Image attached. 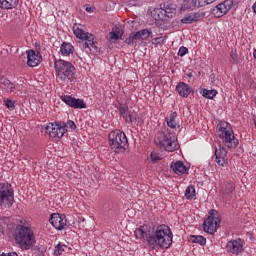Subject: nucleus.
Returning a JSON list of instances; mask_svg holds the SVG:
<instances>
[{"label": "nucleus", "mask_w": 256, "mask_h": 256, "mask_svg": "<svg viewBox=\"0 0 256 256\" xmlns=\"http://www.w3.org/2000/svg\"><path fill=\"white\" fill-rule=\"evenodd\" d=\"M14 241L22 251H29L36 243L35 233L30 226L18 224L14 230Z\"/></svg>", "instance_id": "nucleus-1"}, {"label": "nucleus", "mask_w": 256, "mask_h": 256, "mask_svg": "<svg viewBox=\"0 0 256 256\" xmlns=\"http://www.w3.org/2000/svg\"><path fill=\"white\" fill-rule=\"evenodd\" d=\"M155 143L159 147H163L165 151L169 153H173L179 147L177 145V136L175 132H171V130L167 129L165 132H158L155 136Z\"/></svg>", "instance_id": "nucleus-6"}, {"label": "nucleus", "mask_w": 256, "mask_h": 256, "mask_svg": "<svg viewBox=\"0 0 256 256\" xmlns=\"http://www.w3.org/2000/svg\"><path fill=\"white\" fill-rule=\"evenodd\" d=\"M17 87H19V84H15L7 78L0 79V88L6 91V93H15Z\"/></svg>", "instance_id": "nucleus-18"}, {"label": "nucleus", "mask_w": 256, "mask_h": 256, "mask_svg": "<svg viewBox=\"0 0 256 256\" xmlns=\"http://www.w3.org/2000/svg\"><path fill=\"white\" fill-rule=\"evenodd\" d=\"M19 5V0H0V9H15Z\"/></svg>", "instance_id": "nucleus-25"}, {"label": "nucleus", "mask_w": 256, "mask_h": 256, "mask_svg": "<svg viewBox=\"0 0 256 256\" xmlns=\"http://www.w3.org/2000/svg\"><path fill=\"white\" fill-rule=\"evenodd\" d=\"M148 161L149 163H157V161H161V154L158 151H152L148 157Z\"/></svg>", "instance_id": "nucleus-32"}, {"label": "nucleus", "mask_w": 256, "mask_h": 256, "mask_svg": "<svg viewBox=\"0 0 256 256\" xmlns=\"http://www.w3.org/2000/svg\"><path fill=\"white\" fill-rule=\"evenodd\" d=\"M238 61H239V54H237L236 49H232L230 52V63L232 65H237Z\"/></svg>", "instance_id": "nucleus-34"}, {"label": "nucleus", "mask_w": 256, "mask_h": 256, "mask_svg": "<svg viewBox=\"0 0 256 256\" xmlns=\"http://www.w3.org/2000/svg\"><path fill=\"white\" fill-rule=\"evenodd\" d=\"M73 33L77 39L85 41V43L82 44V47L86 51V53L91 55H97L98 53H101V49L97 47V38L95 37V35L89 32H85L78 26L73 27Z\"/></svg>", "instance_id": "nucleus-5"}, {"label": "nucleus", "mask_w": 256, "mask_h": 256, "mask_svg": "<svg viewBox=\"0 0 256 256\" xmlns=\"http://www.w3.org/2000/svg\"><path fill=\"white\" fill-rule=\"evenodd\" d=\"M153 43L154 44H160L161 45V43H163V38H161V37H158V38H154L153 39Z\"/></svg>", "instance_id": "nucleus-43"}, {"label": "nucleus", "mask_w": 256, "mask_h": 256, "mask_svg": "<svg viewBox=\"0 0 256 256\" xmlns=\"http://www.w3.org/2000/svg\"><path fill=\"white\" fill-rule=\"evenodd\" d=\"M0 256H19V254H17V252H3L2 254H0Z\"/></svg>", "instance_id": "nucleus-42"}, {"label": "nucleus", "mask_w": 256, "mask_h": 256, "mask_svg": "<svg viewBox=\"0 0 256 256\" xmlns=\"http://www.w3.org/2000/svg\"><path fill=\"white\" fill-rule=\"evenodd\" d=\"M215 160L220 167H227L228 159H227V150L222 147L218 146V148L215 149Z\"/></svg>", "instance_id": "nucleus-17"}, {"label": "nucleus", "mask_w": 256, "mask_h": 256, "mask_svg": "<svg viewBox=\"0 0 256 256\" xmlns=\"http://www.w3.org/2000/svg\"><path fill=\"white\" fill-rule=\"evenodd\" d=\"M182 9L184 11H193L194 9H198L197 7V0H184L182 3Z\"/></svg>", "instance_id": "nucleus-26"}, {"label": "nucleus", "mask_w": 256, "mask_h": 256, "mask_svg": "<svg viewBox=\"0 0 256 256\" xmlns=\"http://www.w3.org/2000/svg\"><path fill=\"white\" fill-rule=\"evenodd\" d=\"M139 40L137 33H131L128 38H126L125 43L126 45H133L135 41Z\"/></svg>", "instance_id": "nucleus-36"}, {"label": "nucleus", "mask_w": 256, "mask_h": 256, "mask_svg": "<svg viewBox=\"0 0 256 256\" xmlns=\"http://www.w3.org/2000/svg\"><path fill=\"white\" fill-rule=\"evenodd\" d=\"M189 241L190 243H199V245L207 244V239L203 236H191Z\"/></svg>", "instance_id": "nucleus-31"}, {"label": "nucleus", "mask_w": 256, "mask_h": 256, "mask_svg": "<svg viewBox=\"0 0 256 256\" xmlns=\"http://www.w3.org/2000/svg\"><path fill=\"white\" fill-rule=\"evenodd\" d=\"M109 145L115 153H119L121 149L125 151L129 147V141L127 140V135L125 132L120 130H115L109 133L108 136Z\"/></svg>", "instance_id": "nucleus-7"}, {"label": "nucleus", "mask_w": 256, "mask_h": 256, "mask_svg": "<svg viewBox=\"0 0 256 256\" xmlns=\"http://www.w3.org/2000/svg\"><path fill=\"white\" fill-rule=\"evenodd\" d=\"M4 105H5V107H7V109L9 111H15V101H13L9 98H6V99H4Z\"/></svg>", "instance_id": "nucleus-37"}, {"label": "nucleus", "mask_w": 256, "mask_h": 256, "mask_svg": "<svg viewBox=\"0 0 256 256\" xmlns=\"http://www.w3.org/2000/svg\"><path fill=\"white\" fill-rule=\"evenodd\" d=\"M187 53H189V49L185 46H181L178 51V56L185 57V55H187Z\"/></svg>", "instance_id": "nucleus-39"}, {"label": "nucleus", "mask_w": 256, "mask_h": 256, "mask_svg": "<svg viewBox=\"0 0 256 256\" xmlns=\"http://www.w3.org/2000/svg\"><path fill=\"white\" fill-rule=\"evenodd\" d=\"M202 95L205 99H213L214 97H217V90L204 89Z\"/></svg>", "instance_id": "nucleus-33"}, {"label": "nucleus", "mask_w": 256, "mask_h": 256, "mask_svg": "<svg viewBox=\"0 0 256 256\" xmlns=\"http://www.w3.org/2000/svg\"><path fill=\"white\" fill-rule=\"evenodd\" d=\"M195 21H197V15L194 13L188 14L181 19V23H184L186 25L195 23Z\"/></svg>", "instance_id": "nucleus-29"}, {"label": "nucleus", "mask_w": 256, "mask_h": 256, "mask_svg": "<svg viewBox=\"0 0 256 256\" xmlns=\"http://www.w3.org/2000/svg\"><path fill=\"white\" fill-rule=\"evenodd\" d=\"M49 221L51 225L57 229V231H63V229H67V218L65 215L54 213L51 215Z\"/></svg>", "instance_id": "nucleus-14"}, {"label": "nucleus", "mask_w": 256, "mask_h": 256, "mask_svg": "<svg viewBox=\"0 0 256 256\" xmlns=\"http://www.w3.org/2000/svg\"><path fill=\"white\" fill-rule=\"evenodd\" d=\"M177 11V7L174 4H164L163 8H160V13L168 18L173 17Z\"/></svg>", "instance_id": "nucleus-23"}, {"label": "nucleus", "mask_w": 256, "mask_h": 256, "mask_svg": "<svg viewBox=\"0 0 256 256\" xmlns=\"http://www.w3.org/2000/svg\"><path fill=\"white\" fill-rule=\"evenodd\" d=\"M65 129H67V131H69V129H71V131L77 129V125L75 124V122L73 120H68L65 123Z\"/></svg>", "instance_id": "nucleus-38"}, {"label": "nucleus", "mask_w": 256, "mask_h": 256, "mask_svg": "<svg viewBox=\"0 0 256 256\" xmlns=\"http://www.w3.org/2000/svg\"><path fill=\"white\" fill-rule=\"evenodd\" d=\"M151 34H152V32L149 29H143V30L136 32V36L138 37V40L139 39H142V40L149 39L151 37Z\"/></svg>", "instance_id": "nucleus-28"}, {"label": "nucleus", "mask_w": 256, "mask_h": 256, "mask_svg": "<svg viewBox=\"0 0 256 256\" xmlns=\"http://www.w3.org/2000/svg\"><path fill=\"white\" fill-rule=\"evenodd\" d=\"M232 191H233V184L226 185V189H225L224 193L229 195V193H231Z\"/></svg>", "instance_id": "nucleus-40"}, {"label": "nucleus", "mask_w": 256, "mask_h": 256, "mask_svg": "<svg viewBox=\"0 0 256 256\" xmlns=\"http://www.w3.org/2000/svg\"><path fill=\"white\" fill-rule=\"evenodd\" d=\"M120 117L126 121V123H139V118L137 117V112L135 110H129L128 106L121 104L118 108Z\"/></svg>", "instance_id": "nucleus-13"}, {"label": "nucleus", "mask_w": 256, "mask_h": 256, "mask_svg": "<svg viewBox=\"0 0 256 256\" xmlns=\"http://www.w3.org/2000/svg\"><path fill=\"white\" fill-rule=\"evenodd\" d=\"M204 3H206V6L207 5H211V3H215V0H203Z\"/></svg>", "instance_id": "nucleus-44"}, {"label": "nucleus", "mask_w": 256, "mask_h": 256, "mask_svg": "<svg viewBox=\"0 0 256 256\" xmlns=\"http://www.w3.org/2000/svg\"><path fill=\"white\" fill-rule=\"evenodd\" d=\"M27 53V65L28 67H37L41 61H43V57L41 53L35 50H28Z\"/></svg>", "instance_id": "nucleus-16"}, {"label": "nucleus", "mask_w": 256, "mask_h": 256, "mask_svg": "<svg viewBox=\"0 0 256 256\" xmlns=\"http://www.w3.org/2000/svg\"><path fill=\"white\" fill-rule=\"evenodd\" d=\"M176 91L180 95V97H189V95H191V86H189L185 82H180L176 86Z\"/></svg>", "instance_id": "nucleus-20"}, {"label": "nucleus", "mask_w": 256, "mask_h": 256, "mask_svg": "<svg viewBox=\"0 0 256 256\" xmlns=\"http://www.w3.org/2000/svg\"><path fill=\"white\" fill-rule=\"evenodd\" d=\"M221 225V216L217 210H210L209 216L204 221V231L210 235H215L217 229Z\"/></svg>", "instance_id": "nucleus-8"}, {"label": "nucleus", "mask_w": 256, "mask_h": 256, "mask_svg": "<svg viewBox=\"0 0 256 256\" xmlns=\"http://www.w3.org/2000/svg\"><path fill=\"white\" fill-rule=\"evenodd\" d=\"M46 133L50 137H57L58 139H61L65 133H67V129L65 128V122H50L45 127Z\"/></svg>", "instance_id": "nucleus-10"}, {"label": "nucleus", "mask_w": 256, "mask_h": 256, "mask_svg": "<svg viewBox=\"0 0 256 256\" xmlns=\"http://www.w3.org/2000/svg\"><path fill=\"white\" fill-rule=\"evenodd\" d=\"M177 112H173L169 115L168 118H166L167 126L170 127V129H177Z\"/></svg>", "instance_id": "nucleus-27"}, {"label": "nucleus", "mask_w": 256, "mask_h": 256, "mask_svg": "<svg viewBox=\"0 0 256 256\" xmlns=\"http://www.w3.org/2000/svg\"><path fill=\"white\" fill-rule=\"evenodd\" d=\"M196 6L198 7V9L200 7H206V3L203 0H196Z\"/></svg>", "instance_id": "nucleus-41"}, {"label": "nucleus", "mask_w": 256, "mask_h": 256, "mask_svg": "<svg viewBox=\"0 0 256 256\" xmlns=\"http://www.w3.org/2000/svg\"><path fill=\"white\" fill-rule=\"evenodd\" d=\"M226 251H228V253H232V255H238V253L243 251V240L238 238L236 240L228 241L226 244Z\"/></svg>", "instance_id": "nucleus-15"}, {"label": "nucleus", "mask_w": 256, "mask_h": 256, "mask_svg": "<svg viewBox=\"0 0 256 256\" xmlns=\"http://www.w3.org/2000/svg\"><path fill=\"white\" fill-rule=\"evenodd\" d=\"M75 51V47L69 42H63L60 46V53L62 57H69V55H73Z\"/></svg>", "instance_id": "nucleus-21"}, {"label": "nucleus", "mask_w": 256, "mask_h": 256, "mask_svg": "<svg viewBox=\"0 0 256 256\" xmlns=\"http://www.w3.org/2000/svg\"><path fill=\"white\" fill-rule=\"evenodd\" d=\"M134 235L136 239H144V241H147L149 245V240L151 239V234L149 233V228L143 226L134 231Z\"/></svg>", "instance_id": "nucleus-19"}, {"label": "nucleus", "mask_w": 256, "mask_h": 256, "mask_svg": "<svg viewBox=\"0 0 256 256\" xmlns=\"http://www.w3.org/2000/svg\"><path fill=\"white\" fill-rule=\"evenodd\" d=\"M217 133L219 139H221L227 149H237L239 147V139L235 137L233 126L229 122L221 121L217 125Z\"/></svg>", "instance_id": "nucleus-3"}, {"label": "nucleus", "mask_w": 256, "mask_h": 256, "mask_svg": "<svg viewBox=\"0 0 256 256\" xmlns=\"http://www.w3.org/2000/svg\"><path fill=\"white\" fill-rule=\"evenodd\" d=\"M15 201V196L13 194V188L9 183H0V207L5 205L6 207H11Z\"/></svg>", "instance_id": "nucleus-9"}, {"label": "nucleus", "mask_w": 256, "mask_h": 256, "mask_svg": "<svg viewBox=\"0 0 256 256\" xmlns=\"http://www.w3.org/2000/svg\"><path fill=\"white\" fill-rule=\"evenodd\" d=\"M231 7H233V0H225L212 9V15L217 19L225 17L231 11Z\"/></svg>", "instance_id": "nucleus-11"}, {"label": "nucleus", "mask_w": 256, "mask_h": 256, "mask_svg": "<svg viewBox=\"0 0 256 256\" xmlns=\"http://www.w3.org/2000/svg\"><path fill=\"white\" fill-rule=\"evenodd\" d=\"M67 249H68L67 245L59 243L54 247V255L55 256L63 255V253H65Z\"/></svg>", "instance_id": "nucleus-30"}, {"label": "nucleus", "mask_w": 256, "mask_h": 256, "mask_svg": "<svg viewBox=\"0 0 256 256\" xmlns=\"http://www.w3.org/2000/svg\"><path fill=\"white\" fill-rule=\"evenodd\" d=\"M61 101L68 105V107H71L72 109H86L87 104H85V101L79 98H75L71 95H62L60 97Z\"/></svg>", "instance_id": "nucleus-12"}, {"label": "nucleus", "mask_w": 256, "mask_h": 256, "mask_svg": "<svg viewBox=\"0 0 256 256\" xmlns=\"http://www.w3.org/2000/svg\"><path fill=\"white\" fill-rule=\"evenodd\" d=\"M173 243V232L169 226L162 224L156 227L154 235L150 236L149 246L155 249V245L162 249H169Z\"/></svg>", "instance_id": "nucleus-2"}, {"label": "nucleus", "mask_w": 256, "mask_h": 256, "mask_svg": "<svg viewBox=\"0 0 256 256\" xmlns=\"http://www.w3.org/2000/svg\"><path fill=\"white\" fill-rule=\"evenodd\" d=\"M171 169L174 171L176 175H184L187 173V167L181 161H176L175 163L171 164Z\"/></svg>", "instance_id": "nucleus-24"}, {"label": "nucleus", "mask_w": 256, "mask_h": 256, "mask_svg": "<svg viewBox=\"0 0 256 256\" xmlns=\"http://www.w3.org/2000/svg\"><path fill=\"white\" fill-rule=\"evenodd\" d=\"M253 57L256 60V49H254V51H253Z\"/></svg>", "instance_id": "nucleus-45"}, {"label": "nucleus", "mask_w": 256, "mask_h": 256, "mask_svg": "<svg viewBox=\"0 0 256 256\" xmlns=\"http://www.w3.org/2000/svg\"><path fill=\"white\" fill-rule=\"evenodd\" d=\"M123 37V29L119 26H115L111 32L108 34V41H119Z\"/></svg>", "instance_id": "nucleus-22"}, {"label": "nucleus", "mask_w": 256, "mask_h": 256, "mask_svg": "<svg viewBox=\"0 0 256 256\" xmlns=\"http://www.w3.org/2000/svg\"><path fill=\"white\" fill-rule=\"evenodd\" d=\"M54 69L57 79L62 83H73L75 79V66L69 61L62 59L54 61Z\"/></svg>", "instance_id": "nucleus-4"}, {"label": "nucleus", "mask_w": 256, "mask_h": 256, "mask_svg": "<svg viewBox=\"0 0 256 256\" xmlns=\"http://www.w3.org/2000/svg\"><path fill=\"white\" fill-rule=\"evenodd\" d=\"M185 197L186 199H193L195 197V186L190 185L187 187Z\"/></svg>", "instance_id": "nucleus-35"}]
</instances>
